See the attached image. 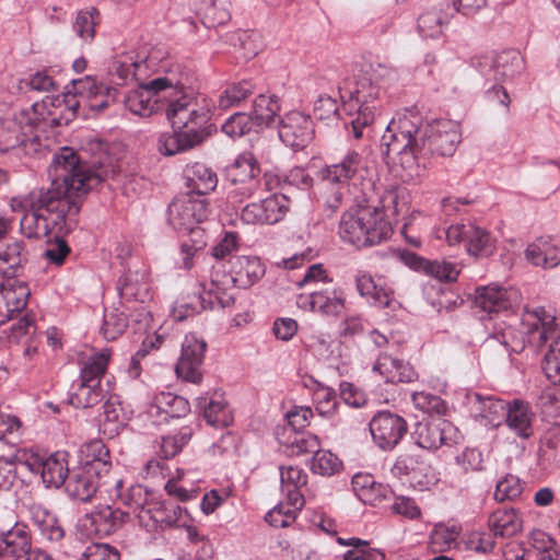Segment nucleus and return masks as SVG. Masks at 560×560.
I'll return each mask as SVG.
<instances>
[{
  "label": "nucleus",
  "mask_w": 560,
  "mask_h": 560,
  "mask_svg": "<svg viewBox=\"0 0 560 560\" xmlns=\"http://www.w3.org/2000/svg\"><path fill=\"white\" fill-rule=\"evenodd\" d=\"M106 397V390L100 383L82 382L70 394L69 402L75 408H92Z\"/></svg>",
  "instance_id": "obj_44"
},
{
  "label": "nucleus",
  "mask_w": 560,
  "mask_h": 560,
  "mask_svg": "<svg viewBox=\"0 0 560 560\" xmlns=\"http://www.w3.org/2000/svg\"><path fill=\"white\" fill-rule=\"evenodd\" d=\"M189 237L180 244L179 255L184 269H190L194 266V257L207 245L206 231L200 224H196L191 230H187Z\"/></svg>",
  "instance_id": "obj_49"
},
{
  "label": "nucleus",
  "mask_w": 560,
  "mask_h": 560,
  "mask_svg": "<svg viewBox=\"0 0 560 560\" xmlns=\"http://www.w3.org/2000/svg\"><path fill=\"white\" fill-rule=\"evenodd\" d=\"M363 167L361 154L354 150L347 152L339 163L326 166L322 170V178L326 185H345L349 188L352 179Z\"/></svg>",
  "instance_id": "obj_27"
},
{
  "label": "nucleus",
  "mask_w": 560,
  "mask_h": 560,
  "mask_svg": "<svg viewBox=\"0 0 560 560\" xmlns=\"http://www.w3.org/2000/svg\"><path fill=\"white\" fill-rule=\"evenodd\" d=\"M355 285L359 294L378 307H387L392 301V290L377 283L373 277L365 272L359 271L355 275Z\"/></svg>",
  "instance_id": "obj_37"
},
{
  "label": "nucleus",
  "mask_w": 560,
  "mask_h": 560,
  "mask_svg": "<svg viewBox=\"0 0 560 560\" xmlns=\"http://www.w3.org/2000/svg\"><path fill=\"white\" fill-rule=\"evenodd\" d=\"M28 466L33 472L40 474L43 482L46 487L59 488L65 486L68 478V468L66 462V454L56 452L46 458H34Z\"/></svg>",
  "instance_id": "obj_26"
},
{
  "label": "nucleus",
  "mask_w": 560,
  "mask_h": 560,
  "mask_svg": "<svg viewBox=\"0 0 560 560\" xmlns=\"http://www.w3.org/2000/svg\"><path fill=\"white\" fill-rule=\"evenodd\" d=\"M103 476L104 474L100 472L98 467L81 464L68 471L65 490L69 497L89 502L98 490Z\"/></svg>",
  "instance_id": "obj_19"
},
{
  "label": "nucleus",
  "mask_w": 560,
  "mask_h": 560,
  "mask_svg": "<svg viewBox=\"0 0 560 560\" xmlns=\"http://www.w3.org/2000/svg\"><path fill=\"white\" fill-rule=\"evenodd\" d=\"M341 460L330 451L319 450L314 453L311 469L314 474L331 476L340 470Z\"/></svg>",
  "instance_id": "obj_56"
},
{
  "label": "nucleus",
  "mask_w": 560,
  "mask_h": 560,
  "mask_svg": "<svg viewBox=\"0 0 560 560\" xmlns=\"http://www.w3.org/2000/svg\"><path fill=\"white\" fill-rule=\"evenodd\" d=\"M280 140L294 151L303 150L313 138V121L310 116L293 110L287 113L278 124Z\"/></svg>",
  "instance_id": "obj_18"
},
{
  "label": "nucleus",
  "mask_w": 560,
  "mask_h": 560,
  "mask_svg": "<svg viewBox=\"0 0 560 560\" xmlns=\"http://www.w3.org/2000/svg\"><path fill=\"white\" fill-rule=\"evenodd\" d=\"M300 510H302V508L292 505L291 502L285 499V501L280 502L278 505L271 509L266 514L265 520L273 527L283 528L291 525L295 521Z\"/></svg>",
  "instance_id": "obj_55"
},
{
  "label": "nucleus",
  "mask_w": 560,
  "mask_h": 560,
  "mask_svg": "<svg viewBox=\"0 0 560 560\" xmlns=\"http://www.w3.org/2000/svg\"><path fill=\"white\" fill-rule=\"evenodd\" d=\"M80 107V100L72 95L69 86L60 95H47L40 102L34 103L32 106L33 117L28 118L31 125L47 126L68 125L77 115Z\"/></svg>",
  "instance_id": "obj_10"
},
{
  "label": "nucleus",
  "mask_w": 560,
  "mask_h": 560,
  "mask_svg": "<svg viewBox=\"0 0 560 560\" xmlns=\"http://www.w3.org/2000/svg\"><path fill=\"white\" fill-rule=\"evenodd\" d=\"M28 260V252L21 240L0 238V276L19 277Z\"/></svg>",
  "instance_id": "obj_24"
},
{
  "label": "nucleus",
  "mask_w": 560,
  "mask_h": 560,
  "mask_svg": "<svg viewBox=\"0 0 560 560\" xmlns=\"http://www.w3.org/2000/svg\"><path fill=\"white\" fill-rule=\"evenodd\" d=\"M128 326V320L124 312L114 310L105 313L102 334L106 340H115L124 334Z\"/></svg>",
  "instance_id": "obj_58"
},
{
  "label": "nucleus",
  "mask_w": 560,
  "mask_h": 560,
  "mask_svg": "<svg viewBox=\"0 0 560 560\" xmlns=\"http://www.w3.org/2000/svg\"><path fill=\"white\" fill-rule=\"evenodd\" d=\"M522 302V294L513 287L489 284L476 290L475 304L481 311L491 313L514 312Z\"/></svg>",
  "instance_id": "obj_15"
},
{
  "label": "nucleus",
  "mask_w": 560,
  "mask_h": 560,
  "mask_svg": "<svg viewBox=\"0 0 560 560\" xmlns=\"http://www.w3.org/2000/svg\"><path fill=\"white\" fill-rule=\"evenodd\" d=\"M470 411L480 423L489 427H499L506 416L508 401L490 395L471 393L467 395Z\"/></svg>",
  "instance_id": "obj_23"
},
{
  "label": "nucleus",
  "mask_w": 560,
  "mask_h": 560,
  "mask_svg": "<svg viewBox=\"0 0 560 560\" xmlns=\"http://www.w3.org/2000/svg\"><path fill=\"white\" fill-rule=\"evenodd\" d=\"M198 408L202 410L207 423L212 427H228L232 422L231 411L223 398H198Z\"/></svg>",
  "instance_id": "obj_42"
},
{
  "label": "nucleus",
  "mask_w": 560,
  "mask_h": 560,
  "mask_svg": "<svg viewBox=\"0 0 560 560\" xmlns=\"http://www.w3.org/2000/svg\"><path fill=\"white\" fill-rule=\"evenodd\" d=\"M338 541L345 546H352V549L343 555V560H385L384 552L370 547L366 540L360 538H350L348 540L338 538Z\"/></svg>",
  "instance_id": "obj_50"
},
{
  "label": "nucleus",
  "mask_w": 560,
  "mask_h": 560,
  "mask_svg": "<svg viewBox=\"0 0 560 560\" xmlns=\"http://www.w3.org/2000/svg\"><path fill=\"white\" fill-rule=\"evenodd\" d=\"M489 527L493 536L512 537L522 529V521L513 510H497L489 517Z\"/></svg>",
  "instance_id": "obj_43"
},
{
  "label": "nucleus",
  "mask_w": 560,
  "mask_h": 560,
  "mask_svg": "<svg viewBox=\"0 0 560 560\" xmlns=\"http://www.w3.org/2000/svg\"><path fill=\"white\" fill-rule=\"evenodd\" d=\"M287 452L291 456H300L306 453H315L319 447L317 435L310 432H292L284 442Z\"/></svg>",
  "instance_id": "obj_51"
},
{
  "label": "nucleus",
  "mask_w": 560,
  "mask_h": 560,
  "mask_svg": "<svg viewBox=\"0 0 560 560\" xmlns=\"http://www.w3.org/2000/svg\"><path fill=\"white\" fill-rule=\"evenodd\" d=\"M280 110L281 105L278 96L259 94L253 102L249 116L256 127L269 128L279 124Z\"/></svg>",
  "instance_id": "obj_32"
},
{
  "label": "nucleus",
  "mask_w": 560,
  "mask_h": 560,
  "mask_svg": "<svg viewBox=\"0 0 560 560\" xmlns=\"http://www.w3.org/2000/svg\"><path fill=\"white\" fill-rule=\"evenodd\" d=\"M186 82L174 75L159 77L140 83L125 96V106L133 115L149 117L163 108V103L178 95Z\"/></svg>",
  "instance_id": "obj_8"
},
{
  "label": "nucleus",
  "mask_w": 560,
  "mask_h": 560,
  "mask_svg": "<svg viewBox=\"0 0 560 560\" xmlns=\"http://www.w3.org/2000/svg\"><path fill=\"white\" fill-rule=\"evenodd\" d=\"M441 234L445 235L451 246L465 243L467 253L477 258H487L497 249V240L491 233L470 222L456 223L447 229L438 230L436 237L441 238Z\"/></svg>",
  "instance_id": "obj_11"
},
{
  "label": "nucleus",
  "mask_w": 560,
  "mask_h": 560,
  "mask_svg": "<svg viewBox=\"0 0 560 560\" xmlns=\"http://www.w3.org/2000/svg\"><path fill=\"white\" fill-rule=\"evenodd\" d=\"M267 224L278 223L289 210V199L282 194H273L261 200Z\"/></svg>",
  "instance_id": "obj_59"
},
{
  "label": "nucleus",
  "mask_w": 560,
  "mask_h": 560,
  "mask_svg": "<svg viewBox=\"0 0 560 560\" xmlns=\"http://www.w3.org/2000/svg\"><path fill=\"white\" fill-rule=\"evenodd\" d=\"M456 429L444 419L421 420L416 423L411 439L415 443L424 450L434 451L442 445L451 446L455 441L453 435Z\"/></svg>",
  "instance_id": "obj_17"
},
{
  "label": "nucleus",
  "mask_w": 560,
  "mask_h": 560,
  "mask_svg": "<svg viewBox=\"0 0 560 560\" xmlns=\"http://www.w3.org/2000/svg\"><path fill=\"white\" fill-rule=\"evenodd\" d=\"M66 233H52L47 237V248L44 256L49 262L60 266L63 264L67 256L70 254V247L63 240Z\"/></svg>",
  "instance_id": "obj_61"
},
{
  "label": "nucleus",
  "mask_w": 560,
  "mask_h": 560,
  "mask_svg": "<svg viewBox=\"0 0 560 560\" xmlns=\"http://www.w3.org/2000/svg\"><path fill=\"white\" fill-rule=\"evenodd\" d=\"M115 489L121 503L131 509L133 513H137L140 522L143 523L144 511L148 509L154 494L148 488L139 483L130 485L125 489L124 481L120 479L116 480Z\"/></svg>",
  "instance_id": "obj_29"
},
{
  "label": "nucleus",
  "mask_w": 560,
  "mask_h": 560,
  "mask_svg": "<svg viewBox=\"0 0 560 560\" xmlns=\"http://www.w3.org/2000/svg\"><path fill=\"white\" fill-rule=\"evenodd\" d=\"M373 371L377 372L386 383H412L418 373L411 364L388 354L378 355Z\"/></svg>",
  "instance_id": "obj_28"
},
{
  "label": "nucleus",
  "mask_w": 560,
  "mask_h": 560,
  "mask_svg": "<svg viewBox=\"0 0 560 560\" xmlns=\"http://www.w3.org/2000/svg\"><path fill=\"white\" fill-rule=\"evenodd\" d=\"M197 13L208 28L225 24L231 18L226 0H202Z\"/></svg>",
  "instance_id": "obj_48"
},
{
  "label": "nucleus",
  "mask_w": 560,
  "mask_h": 560,
  "mask_svg": "<svg viewBox=\"0 0 560 560\" xmlns=\"http://www.w3.org/2000/svg\"><path fill=\"white\" fill-rule=\"evenodd\" d=\"M460 142L459 126L448 119L423 121L422 117L406 112L394 117L381 139L385 158L397 162L404 180L422 176L427 156H452Z\"/></svg>",
  "instance_id": "obj_2"
},
{
  "label": "nucleus",
  "mask_w": 560,
  "mask_h": 560,
  "mask_svg": "<svg viewBox=\"0 0 560 560\" xmlns=\"http://www.w3.org/2000/svg\"><path fill=\"white\" fill-rule=\"evenodd\" d=\"M265 272V265L258 257H234L229 273L213 271L210 282L201 284L202 290L196 298V303H179L174 307L173 315L176 320H184L203 310L230 307L234 304L235 298L229 290L232 287L250 288Z\"/></svg>",
  "instance_id": "obj_5"
},
{
  "label": "nucleus",
  "mask_w": 560,
  "mask_h": 560,
  "mask_svg": "<svg viewBox=\"0 0 560 560\" xmlns=\"http://www.w3.org/2000/svg\"><path fill=\"white\" fill-rule=\"evenodd\" d=\"M259 164L249 151L241 153L232 164L225 168L226 179L235 186L231 191L235 196L250 198L262 190H271L272 186L278 184L276 176L265 174L262 179Z\"/></svg>",
  "instance_id": "obj_9"
},
{
  "label": "nucleus",
  "mask_w": 560,
  "mask_h": 560,
  "mask_svg": "<svg viewBox=\"0 0 560 560\" xmlns=\"http://www.w3.org/2000/svg\"><path fill=\"white\" fill-rule=\"evenodd\" d=\"M128 517L129 513L119 509H114L110 505H98L85 516L84 526L89 527L95 535L103 537L120 528Z\"/></svg>",
  "instance_id": "obj_25"
},
{
  "label": "nucleus",
  "mask_w": 560,
  "mask_h": 560,
  "mask_svg": "<svg viewBox=\"0 0 560 560\" xmlns=\"http://www.w3.org/2000/svg\"><path fill=\"white\" fill-rule=\"evenodd\" d=\"M187 186L191 188L188 194L203 197L206 194L213 191L218 185V175L209 166L203 163L196 162L188 165L185 170Z\"/></svg>",
  "instance_id": "obj_33"
},
{
  "label": "nucleus",
  "mask_w": 560,
  "mask_h": 560,
  "mask_svg": "<svg viewBox=\"0 0 560 560\" xmlns=\"http://www.w3.org/2000/svg\"><path fill=\"white\" fill-rule=\"evenodd\" d=\"M535 415L528 404L515 399L509 402L504 422L520 438L528 439L533 435V421Z\"/></svg>",
  "instance_id": "obj_30"
},
{
  "label": "nucleus",
  "mask_w": 560,
  "mask_h": 560,
  "mask_svg": "<svg viewBox=\"0 0 560 560\" xmlns=\"http://www.w3.org/2000/svg\"><path fill=\"white\" fill-rule=\"evenodd\" d=\"M180 514L182 508L179 505L153 497L144 511V522L147 520L152 521L154 528L164 529L174 525L179 520Z\"/></svg>",
  "instance_id": "obj_36"
},
{
  "label": "nucleus",
  "mask_w": 560,
  "mask_h": 560,
  "mask_svg": "<svg viewBox=\"0 0 560 560\" xmlns=\"http://www.w3.org/2000/svg\"><path fill=\"white\" fill-rule=\"evenodd\" d=\"M110 352L104 349L91 354H81L79 359L80 365V380L82 382L100 383L108 366Z\"/></svg>",
  "instance_id": "obj_38"
},
{
  "label": "nucleus",
  "mask_w": 560,
  "mask_h": 560,
  "mask_svg": "<svg viewBox=\"0 0 560 560\" xmlns=\"http://www.w3.org/2000/svg\"><path fill=\"white\" fill-rule=\"evenodd\" d=\"M78 560H120L119 551L108 544H91Z\"/></svg>",
  "instance_id": "obj_64"
},
{
  "label": "nucleus",
  "mask_w": 560,
  "mask_h": 560,
  "mask_svg": "<svg viewBox=\"0 0 560 560\" xmlns=\"http://www.w3.org/2000/svg\"><path fill=\"white\" fill-rule=\"evenodd\" d=\"M427 464L420 456L401 454L396 458L392 467V474L398 478L409 477L410 481H415L417 476L422 474Z\"/></svg>",
  "instance_id": "obj_52"
},
{
  "label": "nucleus",
  "mask_w": 560,
  "mask_h": 560,
  "mask_svg": "<svg viewBox=\"0 0 560 560\" xmlns=\"http://www.w3.org/2000/svg\"><path fill=\"white\" fill-rule=\"evenodd\" d=\"M413 406L427 413L443 415L446 410L445 402L436 395L425 392H415L411 396Z\"/></svg>",
  "instance_id": "obj_63"
},
{
  "label": "nucleus",
  "mask_w": 560,
  "mask_h": 560,
  "mask_svg": "<svg viewBox=\"0 0 560 560\" xmlns=\"http://www.w3.org/2000/svg\"><path fill=\"white\" fill-rule=\"evenodd\" d=\"M398 80L396 69L378 63L370 70L345 78L338 86L342 106L355 139L363 137L383 107L385 88Z\"/></svg>",
  "instance_id": "obj_4"
},
{
  "label": "nucleus",
  "mask_w": 560,
  "mask_h": 560,
  "mask_svg": "<svg viewBox=\"0 0 560 560\" xmlns=\"http://www.w3.org/2000/svg\"><path fill=\"white\" fill-rule=\"evenodd\" d=\"M118 291L125 302H140L143 304L150 299L145 272L127 271L118 282Z\"/></svg>",
  "instance_id": "obj_34"
},
{
  "label": "nucleus",
  "mask_w": 560,
  "mask_h": 560,
  "mask_svg": "<svg viewBox=\"0 0 560 560\" xmlns=\"http://www.w3.org/2000/svg\"><path fill=\"white\" fill-rule=\"evenodd\" d=\"M374 443L383 451H392L408 431L406 420L390 411H378L369 423Z\"/></svg>",
  "instance_id": "obj_14"
},
{
  "label": "nucleus",
  "mask_w": 560,
  "mask_h": 560,
  "mask_svg": "<svg viewBox=\"0 0 560 560\" xmlns=\"http://www.w3.org/2000/svg\"><path fill=\"white\" fill-rule=\"evenodd\" d=\"M97 15L98 11L95 8L77 13L72 30L83 43H91L94 39Z\"/></svg>",
  "instance_id": "obj_54"
},
{
  "label": "nucleus",
  "mask_w": 560,
  "mask_h": 560,
  "mask_svg": "<svg viewBox=\"0 0 560 560\" xmlns=\"http://www.w3.org/2000/svg\"><path fill=\"white\" fill-rule=\"evenodd\" d=\"M280 482L282 494L292 505L303 508L305 499L300 489L307 483V474L296 467H280Z\"/></svg>",
  "instance_id": "obj_31"
},
{
  "label": "nucleus",
  "mask_w": 560,
  "mask_h": 560,
  "mask_svg": "<svg viewBox=\"0 0 560 560\" xmlns=\"http://www.w3.org/2000/svg\"><path fill=\"white\" fill-rule=\"evenodd\" d=\"M390 223L383 219L378 206L358 205L342 213L338 233L342 241L358 248L381 244L390 237Z\"/></svg>",
  "instance_id": "obj_6"
},
{
  "label": "nucleus",
  "mask_w": 560,
  "mask_h": 560,
  "mask_svg": "<svg viewBox=\"0 0 560 560\" xmlns=\"http://www.w3.org/2000/svg\"><path fill=\"white\" fill-rule=\"evenodd\" d=\"M125 424L126 418L120 404L112 399L106 400L100 419V430L103 434L113 439L119 434Z\"/></svg>",
  "instance_id": "obj_47"
},
{
  "label": "nucleus",
  "mask_w": 560,
  "mask_h": 560,
  "mask_svg": "<svg viewBox=\"0 0 560 560\" xmlns=\"http://www.w3.org/2000/svg\"><path fill=\"white\" fill-rule=\"evenodd\" d=\"M256 127L247 113H235L222 125V131L231 137L238 138L249 133Z\"/></svg>",
  "instance_id": "obj_60"
},
{
  "label": "nucleus",
  "mask_w": 560,
  "mask_h": 560,
  "mask_svg": "<svg viewBox=\"0 0 560 560\" xmlns=\"http://www.w3.org/2000/svg\"><path fill=\"white\" fill-rule=\"evenodd\" d=\"M68 86L72 91V95L80 100V105L84 104L96 112L104 110L116 98L115 89L97 83L92 77L72 80Z\"/></svg>",
  "instance_id": "obj_20"
},
{
  "label": "nucleus",
  "mask_w": 560,
  "mask_h": 560,
  "mask_svg": "<svg viewBox=\"0 0 560 560\" xmlns=\"http://www.w3.org/2000/svg\"><path fill=\"white\" fill-rule=\"evenodd\" d=\"M295 303L303 311L337 318L346 308V292L340 285L329 280L328 283L317 285L310 293L299 294Z\"/></svg>",
  "instance_id": "obj_13"
},
{
  "label": "nucleus",
  "mask_w": 560,
  "mask_h": 560,
  "mask_svg": "<svg viewBox=\"0 0 560 560\" xmlns=\"http://www.w3.org/2000/svg\"><path fill=\"white\" fill-rule=\"evenodd\" d=\"M256 91V85L250 80H242L228 84L219 94L217 105L221 109L240 106Z\"/></svg>",
  "instance_id": "obj_45"
},
{
  "label": "nucleus",
  "mask_w": 560,
  "mask_h": 560,
  "mask_svg": "<svg viewBox=\"0 0 560 560\" xmlns=\"http://www.w3.org/2000/svg\"><path fill=\"white\" fill-rule=\"evenodd\" d=\"M525 68L524 59L520 51L508 49L498 54L490 65L489 72L494 81H503L521 73Z\"/></svg>",
  "instance_id": "obj_35"
},
{
  "label": "nucleus",
  "mask_w": 560,
  "mask_h": 560,
  "mask_svg": "<svg viewBox=\"0 0 560 560\" xmlns=\"http://www.w3.org/2000/svg\"><path fill=\"white\" fill-rule=\"evenodd\" d=\"M48 173L51 179L49 188L34 189L11 200L13 211H24L20 228L28 238L69 233L77 224L82 197L107 176L106 168H95L82 162L68 147L54 155Z\"/></svg>",
  "instance_id": "obj_1"
},
{
  "label": "nucleus",
  "mask_w": 560,
  "mask_h": 560,
  "mask_svg": "<svg viewBox=\"0 0 560 560\" xmlns=\"http://www.w3.org/2000/svg\"><path fill=\"white\" fill-rule=\"evenodd\" d=\"M206 349V341L197 335L190 332L185 336L182 343V353L175 368L178 377L194 384L201 382V366Z\"/></svg>",
  "instance_id": "obj_16"
},
{
  "label": "nucleus",
  "mask_w": 560,
  "mask_h": 560,
  "mask_svg": "<svg viewBox=\"0 0 560 560\" xmlns=\"http://www.w3.org/2000/svg\"><path fill=\"white\" fill-rule=\"evenodd\" d=\"M149 68L148 59L135 60L126 55L116 59L110 68V72L117 78V84H125L129 80L140 81Z\"/></svg>",
  "instance_id": "obj_41"
},
{
  "label": "nucleus",
  "mask_w": 560,
  "mask_h": 560,
  "mask_svg": "<svg viewBox=\"0 0 560 560\" xmlns=\"http://www.w3.org/2000/svg\"><path fill=\"white\" fill-rule=\"evenodd\" d=\"M378 207L383 219L385 217H397L408 211V195L404 187L390 186L385 189L380 198Z\"/></svg>",
  "instance_id": "obj_46"
},
{
  "label": "nucleus",
  "mask_w": 560,
  "mask_h": 560,
  "mask_svg": "<svg viewBox=\"0 0 560 560\" xmlns=\"http://www.w3.org/2000/svg\"><path fill=\"white\" fill-rule=\"evenodd\" d=\"M211 213L207 198L185 194L173 199L167 208V223L178 233L186 234L196 224L205 222Z\"/></svg>",
  "instance_id": "obj_12"
},
{
  "label": "nucleus",
  "mask_w": 560,
  "mask_h": 560,
  "mask_svg": "<svg viewBox=\"0 0 560 560\" xmlns=\"http://www.w3.org/2000/svg\"><path fill=\"white\" fill-rule=\"evenodd\" d=\"M32 535L28 526L15 522L10 528L0 526V560H19L32 550Z\"/></svg>",
  "instance_id": "obj_21"
},
{
  "label": "nucleus",
  "mask_w": 560,
  "mask_h": 560,
  "mask_svg": "<svg viewBox=\"0 0 560 560\" xmlns=\"http://www.w3.org/2000/svg\"><path fill=\"white\" fill-rule=\"evenodd\" d=\"M192 435L190 428H183L177 434L172 436H162L160 442V455L164 458L174 457L183 446L188 443Z\"/></svg>",
  "instance_id": "obj_57"
},
{
  "label": "nucleus",
  "mask_w": 560,
  "mask_h": 560,
  "mask_svg": "<svg viewBox=\"0 0 560 560\" xmlns=\"http://www.w3.org/2000/svg\"><path fill=\"white\" fill-rule=\"evenodd\" d=\"M196 132L189 133L185 129L175 128L172 133H163L159 137L158 149L164 155H174L199 145Z\"/></svg>",
  "instance_id": "obj_40"
},
{
  "label": "nucleus",
  "mask_w": 560,
  "mask_h": 560,
  "mask_svg": "<svg viewBox=\"0 0 560 560\" xmlns=\"http://www.w3.org/2000/svg\"><path fill=\"white\" fill-rule=\"evenodd\" d=\"M522 339L514 329L504 327L492 332L486 340L489 348L500 345L505 352H521L526 347L538 352L547 348L542 371L555 385L560 386V318L544 306L525 308L522 315Z\"/></svg>",
  "instance_id": "obj_3"
},
{
  "label": "nucleus",
  "mask_w": 560,
  "mask_h": 560,
  "mask_svg": "<svg viewBox=\"0 0 560 560\" xmlns=\"http://www.w3.org/2000/svg\"><path fill=\"white\" fill-rule=\"evenodd\" d=\"M31 290L16 279H7L0 283V325L12 319L26 308Z\"/></svg>",
  "instance_id": "obj_22"
},
{
  "label": "nucleus",
  "mask_w": 560,
  "mask_h": 560,
  "mask_svg": "<svg viewBox=\"0 0 560 560\" xmlns=\"http://www.w3.org/2000/svg\"><path fill=\"white\" fill-rule=\"evenodd\" d=\"M526 259L536 267L551 269L560 264V250L549 241L539 238L525 250Z\"/></svg>",
  "instance_id": "obj_39"
},
{
  "label": "nucleus",
  "mask_w": 560,
  "mask_h": 560,
  "mask_svg": "<svg viewBox=\"0 0 560 560\" xmlns=\"http://www.w3.org/2000/svg\"><path fill=\"white\" fill-rule=\"evenodd\" d=\"M445 23L441 11L431 10L421 14L418 19V30L423 37H436L442 33Z\"/></svg>",
  "instance_id": "obj_62"
},
{
  "label": "nucleus",
  "mask_w": 560,
  "mask_h": 560,
  "mask_svg": "<svg viewBox=\"0 0 560 560\" xmlns=\"http://www.w3.org/2000/svg\"><path fill=\"white\" fill-rule=\"evenodd\" d=\"M83 453L85 454V460L82 465L95 466L100 468V472L108 474L110 468L109 451L102 441L95 440L88 443Z\"/></svg>",
  "instance_id": "obj_53"
},
{
  "label": "nucleus",
  "mask_w": 560,
  "mask_h": 560,
  "mask_svg": "<svg viewBox=\"0 0 560 560\" xmlns=\"http://www.w3.org/2000/svg\"><path fill=\"white\" fill-rule=\"evenodd\" d=\"M184 89L185 86L178 95L168 98L166 117L174 128L185 129L189 133L196 132L202 143L212 132L210 119L215 103L206 95L185 94Z\"/></svg>",
  "instance_id": "obj_7"
}]
</instances>
